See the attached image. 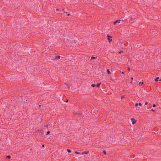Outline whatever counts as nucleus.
<instances>
[{"mask_svg": "<svg viewBox=\"0 0 161 161\" xmlns=\"http://www.w3.org/2000/svg\"><path fill=\"white\" fill-rule=\"evenodd\" d=\"M107 38L109 42H110L112 41V37L111 36H109L108 35H107Z\"/></svg>", "mask_w": 161, "mask_h": 161, "instance_id": "obj_1", "label": "nucleus"}, {"mask_svg": "<svg viewBox=\"0 0 161 161\" xmlns=\"http://www.w3.org/2000/svg\"><path fill=\"white\" fill-rule=\"evenodd\" d=\"M131 121H132V123L133 124H135L136 122V120H135L133 118H132L131 119Z\"/></svg>", "mask_w": 161, "mask_h": 161, "instance_id": "obj_2", "label": "nucleus"}, {"mask_svg": "<svg viewBox=\"0 0 161 161\" xmlns=\"http://www.w3.org/2000/svg\"><path fill=\"white\" fill-rule=\"evenodd\" d=\"M122 22L123 21V20H117L116 21H115V22H114V25H115L117 23V22H119V23H120V22Z\"/></svg>", "mask_w": 161, "mask_h": 161, "instance_id": "obj_3", "label": "nucleus"}, {"mask_svg": "<svg viewBox=\"0 0 161 161\" xmlns=\"http://www.w3.org/2000/svg\"><path fill=\"white\" fill-rule=\"evenodd\" d=\"M122 22L123 21V20H117L116 21H115V22H114V25H115L117 23V22H119V23H120V22Z\"/></svg>", "mask_w": 161, "mask_h": 161, "instance_id": "obj_4", "label": "nucleus"}, {"mask_svg": "<svg viewBox=\"0 0 161 161\" xmlns=\"http://www.w3.org/2000/svg\"><path fill=\"white\" fill-rule=\"evenodd\" d=\"M89 153V152L88 151H87V152H83V153H81L82 154V155H83L84 154H87Z\"/></svg>", "mask_w": 161, "mask_h": 161, "instance_id": "obj_5", "label": "nucleus"}, {"mask_svg": "<svg viewBox=\"0 0 161 161\" xmlns=\"http://www.w3.org/2000/svg\"><path fill=\"white\" fill-rule=\"evenodd\" d=\"M98 112V110L97 109H95L93 110V112L97 114Z\"/></svg>", "mask_w": 161, "mask_h": 161, "instance_id": "obj_6", "label": "nucleus"}, {"mask_svg": "<svg viewBox=\"0 0 161 161\" xmlns=\"http://www.w3.org/2000/svg\"><path fill=\"white\" fill-rule=\"evenodd\" d=\"M60 58V56H57L56 57V58L57 59H59Z\"/></svg>", "mask_w": 161, "mask_h": 161, "instance_id": "obj_7", "label": "nucleus"}, {"mask_svg": "<svg viewBox=\"0 0 161 161\" xmlns=\"http://www.w3.org/2000/svg\"><path fill=\"white\" fill-rule=\"evenodd\" d=\"M107 71L108 74H110V71L108 69H107Z\"/></svg>", "mask_w": 161, "mask_h": 161, "instance_id": "obj_8", "label": "nucleus"}, {"mask_svg": "<svg viewBox=\"0 0 161 161\" xmlns=\"http://www.w3.org/2000/svg\"><path fill=\"white\" fill-rule=\"evenodd\" d=\"M143 84V82H140L139 83V84L140 86H142Z\"/></svg>", "mask_w": 161, "mask_h": 161, "instance_id": "obj_9", "label": "nucleus"}, {"mask_svg": "<svg viewBox=\"0 0 161 161\" xmlns=\"http://www.w3.org/2000/svg\"><path fill=\"white\" fill-rule=\"evenodd\" d=\"M159 79V77H157L155 79V81H157L158 80V79Z\"/></svg>", "mask_w": 161, "mask_h": 161, "instance_id": "obj_10", "label": "nucleus"}, {"mask_svg": "<svg viewBox=\"0 0 161 161\" xmlns=\"http://www.w3.org/2000/svg\"><path fill=\"white\" fill-rule=\"evenodd\" d=\"M101 83H99L98 84H97V85H96V86H97L98 87H99L100 86Z\"/></svg>", "mask_w": 161, "mask_h": 161, "instance_id": "obj_11", "label": "nucleus"}, {"mask_svg": "<svg viewBox=\"0 0 161 161\" xmlns=\"http://www.w3.org/2000/svg\"><path fill=\"white\" fill-rule=\"evenodd\" d=\"M67 152L69 153H70L71 152V150L69 149H67Z\"/></svg>", "mask_w": 161, "mask_h": 161, "instance_id": "obj_12", "label": "nucleus"}, {"mask_svg": "<svg viewBox=\"0 0 161 161\" xmlns=\"http://www.w3.org/2000/svg\"><path fill=\"white\" fill-rule=\"evenodd\" d=\"M75 153L77 154H80V153L79 152H75Z\"/></svg>", "mask_w": 161, "mask_h": 161, "instance_id": "obj_13", "label": "nucleus"}, {"mask_svg": "<svg viewBox=\"0 0 161 161\" xmlns=\"http://www.w3.org/2000/svg\"><path fill=\"white\" fill-rule=\"evenodd\" d=\"M96 58L94 57H91V59H95Z\"/></svg>", "mask_w": 161, "mask_h": 161, "instance_id": "obj_14", "label": "nucleus"}, {"mask_svg": "<svg viewBox=\"0 0 161 161\" xmlns=\"http://www.w3.org/2000/svg\"><path fill=\"white\" fill-rule=\"evenodd\" d=\"M7 158H11V156L10 155H8L7 157Z\"/></svg>", "mask_w": 161, "mask_h": 161, "instance_id": "obj_15", "label": "nucleus"}, {"mask_svg": "<svg viewBox=\"0 0 161 161\" xmlns=\"http://www.w3.org/2000/svg\"><path fill=\"white\" fill-rule=\"evenodd\" d=\"M91 86L93 87H95L96 86V85L94 84H92Z\"/></svg>", "mask_w": 161, "mask_h": 161, "instance_id": "obj_16", "label": "nucleus"}, {"mask_svg": "<svg viewBox=\"0 0 161 161\" xmlns=\"http://www.w3.org/2000/svg\"><path fill=\"white\" fill-rule=\"evenodd\" d=\"M103 152L104 153V154H106V152L105 151L103 150Z\"/></svg>", "mask_w": 161, "mask_h": 161, "instance_id": "obj_17", "label": "nucleus"}, {"mask_svg": "<svg viewBox=\"0 0 161 161\" xmlns=\"http://www.w3.org/2000/svg\"><path fill=\"white\" fill-rule=\"evenodd\" d=\"M138 103H136L135 105V106L136 107H137L138 106Z\"/></svg>", "mask_w": 161, "mask_h": 161, "instance_id": "obj_18", "label": "nucleus"}, {"mask_svg": "<svg viewBox=\"0 0 161 161\" xmlns=\"http://www.w3.org/2000/svg\"><path fill=\"white\" fill-rule=\"evenodd\" d=\"M49 133H50V131H47V132L46 135H48V134H49Z\"/></svg>", "mask_w": 161, "mask_h": 161, "instance_id": "obj_19", "label": "nucleus"}, {"mask_svg": "<svg viewBox=\"0 0 161 161\" xmlns=\"http://www.w3.org/2000/svg\"><path fill=\"white\" fill-rule=\"evenodd\" d=\"M138 105L140 106H141L142 104L141 103H139L138 104Z\"/></svg>", "mask_w": 161, "mask_h": 161, "instance_id": "obj_20", "label": "nucleus"}, {"mask_svg": "<svg viewBox=\"0 0 161 161\" xmlns=\"http://www.w3.org/2000/svg\"><path fill=\"white\" fill-rule=\"evenodd\" d=\"M156 106V105L155 104H154L153 106V107H155Z\"/></svg>", "mask_w": 161, "mask_h": 161, "instance_id": "obj_21", "label": "nucleus"}, {"mask_svg": "<svg viewBox=\"0 0 161 161\" xmlns=\"http://www.w3.org/2000/svg\"><path fill=\"white\" fill-rule=\"evenodd\" d=\"M124 98V96H122L121 97V99H122L123 98Z\"/></svg>", "mask_w": 161, "mask_h": 161, "instance_id": "obj_22", "label": "nucleus"}, {"mask_svg": "<svg viewBox=\"0 0 161 161\" xmlns=\"http://www.w3.org/2000/svg\"><path fill=\"white\" fill-rule=\"evenodd\" d=\"M147 102H146L145 103V105H147Z\"/></svg>", "mask_w": 161, "mask_h": 161, "instance_id": "obj_23", "label": "nucleus"}, {"mask_svg": "<svg viewBox=\"0 0 161 161\" xmlns=\"http://www.w3.org/2000/svg\"><path fill=\"white\" fill-rule=\"evenodd\" d=\"M130 20H132V18H131L130 19Z\"/></svg>", "mask_w": 161, "mask_h": 161, "instance_id": "obj_24", "label": "nucleus"}, {"mask_svg": "<svg viewBox=\"0 0 161 161\" xmlns=\"http://www.w3.org/2000/svg\"><path fill=\"white\" fill-rule=\"evenodd\" d=\"M151 110H152V111H153V112H154V110H153V109H152Z\"/></svg>", "mask_w": 161, "mask_h": 161, "instance_id": "obj_25", "label": "nucleus"}, {"mask_svg": "<svg viewBox=\"0 0 161 161\" xmlns=\"http://www.w3.org/2000/svg\"><path fill=\"white\" fill-rule=\"evenodd\" d=\"M64 13L66 14H67V12H64Z\"/></svg>", "mask_w": 161, "mask_h": 161, "instance_id": "obj_26", "label": "nucleus"}, {"mask_svg": "<svg viewBox=\"0 0 161 161\" xmlns=\"http://www.w3.org/2000/svg\"><path fill=\"white\" fill-rule=\"evenodd\" d=\"M68 100H67L66 101V102L67 103L68 102Z\"/></svg>", "mask_w": 161, "mask_h": 161, "instance_id": "obj_27", "label": "nucleus"}, {"mask_svg": "<svg viewBox=\"0 0 161 161\" xmlns=\"http://www.w3.org/2000/svg\"><path fill=\"white\" fill-rule=\"evenodd\" d=\"M42 147H44V145H42Z\"/></svg>", "mask_w": 161, "mask_h": 161, "instance_id": "obj_28", "label": "nucleus"}, {"mask_svg": "<svg viewBox=\"0 0 161 161\" xmlns=\"http://www.w3.org/2000/svg\"><path fill=\"white\" fill-rule=\"evenodd\" d=\"M69 15H70V14H68V16H69Z\"/></svg>", "mask_w": 161, "mask_h": 161, "instance_id": "obj_29", "label": "nucleus"}, {"mask_svg": "<svg viewBox=\"0 0 161 161\" xmlns=\"http://www.w3.org/2000/svg\"><path fill=\"white\" fill-rule=\"evenodd\" d=\"M131 79L132 80H133V77H132V78H131Z\"/></svg>", "mask_w": 161, "mask_h": 161, "instance_id": "obj_30", "label": "nucleus"}, {"mask_svg": "<svg viewBox=\"0 0 161 161\" xmlns=\"http://www.w3.org/2000/svg\"><path fill=\"white\" fill-rule=\"evenodd\" d=\"M46 127H48V125H46Z\"/></svg>", "mask_w": 161, "mask_h": 161, "instance_id": "obj_31", "label": "nucleus"}, {"mask_svg": "<svg viewBox=\"0 0 161 161\" xmlns=\"http://www.w3.org/2000/svg\"><path fill=\"white\" fill-rule=\"evenodd\" d=\"M56 11H58V9H56Z\"/></svg>", "mask_w": 161, "mask_h": 161, "instance_id": "obj_32", "label": "nucleus"}, {"mask_svg": "<svg viewBox=\"0 0 161 161\" xmlns=\"http://www.w3.org/2000/svg\"><path fill=\"white\" fill-rule=\"evenodd\" d=\"M39 107L41 108V105H40V106H39Z\"/></svg>", "mask_w": 161, "mask_h": 161, "instance_id": "obj_33", "label": "nucleus"}, {"mask_svg": "<svg viewBox=\"0 0 161 161\" xmlns=\"http://www.w3.org/2000/svg\"><path fill=\"white\" fill-rule=\"evenodd\" d=\"M124 72H122V73L123 74H124Z\"/></svg>", "mask_w": 161, "mask_h": 161, "instance_id": "obj_34", "label": "nucleus"}, {"mask_svg": "<svg viewBox=\"0 0 161 161\" xmlns=\"http://www.w3.org/2000/svg\"><path fill=\"white\" fill-rule=\"evenodd\" d=\"M66 84V86H68V85Z\"/></svg>", "mask_w": 161, "mask_h": 161, "instance_id": "obj_35", "label": "nucleus"}, {"mask_svg": "<svg viewBox=\"0 0 161 161\" xmlns=\"http://www.w3.org/2000/svg\"><path fill=\"white\" fill-rule=\"evenodd\" d=\"M121 53V52H119V53Z\"/></svg>", "mask_w": 161, "mask_h": 161, "instance_id": "obj_36", "label": "nucleus"}, {"mask_svg": "<svg viewBox=\"0 0 161 161\" xmlns=\"http://www.w3.org/2000/svg\"><path fill=\"white\" fill-rule=\"evenodd\" d=\"M159 80V81H161V80Z\"/></svg>", "mask_w": 161, "mask_h": 161, "instance_id": "obj_37", "label": "nucleus"}, {"mask_svg": "<svg viewBox=\"0 0 161 161\" xmlns=\"http://www.w3.org/2000/svg\"><path fill=\"white\" fill-rule=\"evenodd\" d=\"M130 69L129 68L128 69V70H129Z\"/></svg>", "mask_w": 161, "mask_h": 161, "instance_id": "obj_38", "label": "nucleus"}]
</instances>
